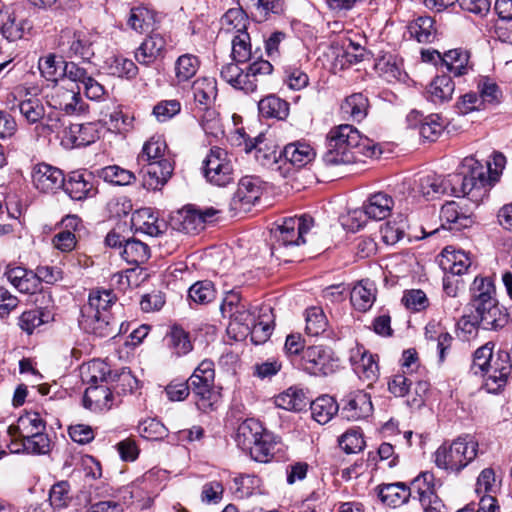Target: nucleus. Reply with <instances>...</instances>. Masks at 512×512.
Segmentation results:
<instances>
[{
	"mask_svg": "<svg viewBox=\"0 0 512 512\" xmlns=\"http://www.w3.org/2000/svg\"><path fill=\"white\" fill-rule=\"evenodd\" d=\"M230 319L229 328L232 330L238 329V332L246 336V332L249 328L254 325L257 319L255 314L251 312L246 306L235 310L234 313H230L227 317Z\"/></svg>",
	"mask_w": 512,
	"mask_h": 512,
	"instance_id": "774afa93",
	"label": "nucleus"
},
{
	"mask_svg": "<svg viewBox=\"0 0 512 512\" xmlns=\"http://www.w3.org/2000/svg\"><path fill=\"white\" fill-rule=\"evenodd\" d=\"M116 297L112 290H93L82 312L99 311L109 312L108 309L115 303Z\"/></svg>",
	"mask_w": 512,
	"mask_h": 512,
	"instance_id": "5fc2aeb1",
	"label": "nucleus"
},
{
	"mask_svg": "<svg viewBox=\"0 0 512 512\" xmlns=\"http://www.w3.org/2000/svg\"><path fill=\"white\" fill-rule=\"evenodd\" d=\"M463 170L467 180L465 181L464 197L467 196L471 201L478 202L487 191L488 178L485 168L473 157H466L463 160Z\"/></svg>",
	"mask_w": 512,
	"mask_h": 512,
	"instance_id": "9d476101",
	"label": "nucleus"
},
{
	"mask_svg": "<svg viewBox=\"0 0 512 512\" xmlns=\"http://www.w3.org/2000/svg\"><path fill=\"white\" fill-rule=\"evenodd\" d=\"M262 313L257 317L249 330L246 332V335H250L252 343L255 345H260L265 343L271 336L273 327L271 325V320L266 313L267 311L271 312L269 307L265 309H261Z\"/></svg>",
	"mask_w": 512,
	"mask_h": 512,
	"instance_id": "c03bdc74",
	"label": "nucleus"
},
{
	"mask_svg": "<svg viewBox=\"0 0 512 512\" xmlns=\"http://www.w3.org/2000/svg\"><path fill=\"white\" fill-rule=\"evenodd\" d=\"M218 212L213 207L199 209L195 205H186L172 214L170 224L177 231L196 234L202 231L205 224Z\"/></svg>",
	"mask_w": 512,
	"mask_h": 512,
	"instance_id": "6e6552de",
	"label": "nucleus"
},
{
	"mask_svg": "<svg viewBox=\"0 0 512 512\" xmlns=\"http://www.w3.org/2000/svg\"><path fill=\"white\" fill-rule=\"evenodd\" d=\"M9 282L21 293H35L38 288V278L32 270L23 267H13L6 271Z\"/></svg>",
	"mask_w": 512,
	"mask_h": 512,
	"instance_id": "393cba45",
	"label": "nucleus"
},
{
	"mask_svg": "<svg viewBox=\"0 0 512 512\" xmlns=\"http://www.w3.org/2000/svg\"><path fill=\"white\" fill-rule=\"evenodd\" d=\"M52 319V313L46 308L33 309L25 311L21 314L19 318V326L26 333L32 334L36 328L45 323H48Z\"/></svg>",
	"mask_w": 512,
	"mask_h": 512,
	"instance_id": "09e8293b",
	"label": "nucleus"
},
{
	"mask_svg": "<svg viewBox=\"0 0 512 512\" xmlns=\"http://www.w3.org/2000/svg\"><path fill=\"white\" fill-rule=\"evenodd\" d=\"M299 367L314 376H328L339 368V359L330 348L308 346L303 351Z\"/></svg>",
	"mask_w": 512,
	"mask_h": 512,
	"instance_id": "0eeeda50",
	"label": "nucleus"
},
{
	"mask_svg": "<svg viewBox=\"0 0 512 512\" xmlns=\"http://www.w3.org/2000/svg\"><path fill=\"white\" fill-rule=\"evenodd\" d=\"M238 64L236 62L224 65L220 70L221 78L235 89L253 93L255 91L254 83L247 79L245 71Z\"/></svg>",
	"mask_w": 512,
	"mask_h": 512,
	"instance_id": "c85d7f7f",
	"label": "nucleus"
},
{
	"mask_svg": "<svg viewBox=\"0 0 512 512\" xmlns=\"http://www.w3.org/2000/svg\"><path fill=\"white\" fill-rule=\"evenodd\" d=\"M199 60L195 55H181L175 63V73L178 82H185L191 79L199 69Z\"/></svg>",
	"mask_w": 512,
	"mask_h": 512,
	"instance_id": "052dcab7",
	"label": "nucleus"
},
{
	"mask_svg": "<svg viewBox=\"0 0 512 512\" xmlns=\"http://www.w3.org/2000/svg\"><path fill=\"white\" fill-rule=\"evenodd\" d=\"M261 186L259 181L251 176H245L239 180L236 192L231 200L233 210L247 211L259 200Z\"/></svg>",
	"mask_w": 512,
	"mask_h": 512,
	"instance_id": "2eb2a0df",
	"label": "nucleus"
},
{
	"mask_svg": "<svg viewBox=\"0 0 512 512\" xmlns=\"http://www.w3.org/2000/svg\"><path fill=\"white\" fill-rule=\"evenodd\" d=\"M174 165L170 159H161L146 164L143 168V185L147 189L157 190L171 178Z\"/></svg>",
	"mask_w": 512,
	"mask_h": 512,
	"instance_id": "f3484780",
	"label": "nucleus"
},
{
	"mask_svg": "<svg viewBox=\"0 0 512 512\" xmlns=\"http://www.w3.org/2000/svg\"><path fill=\"white\" fill-rule=\"evenodd\" d=\"M22 449L27 454L46 455L51 451V439L43 432L21 440Z\"/></svg>",
	"mask_w": 512,
	"mask_h": 512,
	"instance_id": "bf43d9fd",
	"label": "nucleus"
},
{
	"mask_svg": "<svg viewBox=\"0 0 512 512\" xmlns=\"http://www.w3.org/2000/svg\"><path fill=\"white\" fill-rule=\"evenodd\" d=\"M437 55L442 66H445L449 73L454 76H462L468 72L469 53L462 49H453L445 52L443 55L433 50L431 55Z\"/></svg>",
	"mask_w": 512,
	"mask_h": 512,
	"instance_id": "412c9836",
	"label": "nucleus"
},
{
	"mask_svg": "<svg viewBox=\"0 0 512 512\" xmlns=\"http://www.w3.org/2000/svg\"><path fill=\"white\" fill-rule=\"evenodd\" d=\"M309 404L311 415L319 424L328 423L339 411L336 400L329 395H322Z\"/></svg>",
	"mask_w": 512,
	"mask_h": 512,
	"instance_id": "473e14b6",
	"label": "nucleus"
},
{
	"mask_svg": "<svg viewBox=\"0 0 512 512\" xmlns=\"http://www.w3.org/2000/svg\"><path fill=\"white\" fill-rule=\"evenodd\" d=\"M68 38L66 51L68 57H78L85 61H89L94 56V40L92 35L82 31L73 33L65 32Z\"/></svg>",
	"mask_w": 512,
	"mask_h": 512,
	"instance_id": "a211bd4d",
	"label": "nucleus"
},
{
	"mask_svg": "<svg viewBox=\"0 0 512 512\" xmlns=\"http://www.w3.org/2000/svg\"><path fill=\"white\" fill-rule=\"evenodd\" d=\"M393 206V198L384 192L370 195L361 208L349 212L348 220L351 221V229L362 228L366 223V218L377 221L387 218Z\"/></svg>",
	"mask_w": 512,
	"mask_h": 512,
	"instance_id": "423d86ee",
	"label": "nucleus"
},
{
	"mask_svg": "<svg viewBox=\"0 0 512 512\" xmlns=\"http://www.w3.org/2000/svg\"><path fill=\"white\" fill-rule=\"evenodd\" d=\"M375 287L369 281H361L351 291V303L355 309L366 312L370 309L376 299Z\"/></svg>",
	"mask_w": 512,
	"mask_h": 512,
	"instance_id": "58836bf2",
	"label": "nucleus"
},
{
	"mask_svg": "<svg viewBox=\"0 0 512 512\" xmlns=\"http://www.w3.org/2000/svg\"><path fill=\"white\" fill-rule=\"evenodd\" d=\"M0 27L2 35L9 41L21 39L25 30L30 29L26 19H18L14 13L0 12Z\"/></svg>",
	"mask_w": 512,
	"mask_h": 512,
	"instance_id": "2f4dec72",
	"label": "nucleus"
},
{
	"mask_svg": "<svg viewBox=\"0 0 512 512\" xmlns=\"http://www.w3.org/2000/svg\"><path fill=\"white\" fill-rule=\"evenodd\" d=\"M66 194L75 201H84L97 194L95 177L91 172L73 171L65 179L63 187Z\"/></svg>",
	"mask_w": 512,
	"mask_h": 512,
	"instance_id": "ddd939ff",
	"label": "nucleus"
},
{
	"mask_svg": "<svg viewBox=\"0 0 512 512\" xmlns=\"http://www.w3.org/2000/svg\"><path fill=\"white\" fill-rule=\"evenodd\" d=\"M280 157L296 167H303L315 159L316 152L310 144L296 141L287 144L283 148Z\"/></svg>",
	"mask_w": 512,
	"mask_h": 512,
	"instance_id": "4be33fe9",
	"label": "nucleus"
},
{
	"mask_svg": "<svg viewBox=\"0 0 512 512\" xmlns=\"http://www.w3.org/2000/svg\"><path fill=\"white\" fill-rule=\"evenodd\" d=\"M279 438L267 430L257 439V442L247 451L250 457L260 463L270 462L279 450Z\"/></svg>",
	"mask_w": 512,
	"mask_h": 512,
	"instance_id": "6ab92c4d",
	"label": "nucleus"
},
{
	"mask_svg": "<svg viewBox=\"0 0 512 512\" xmlns=\"http://www.w3.org/2000/svg\"><path fill=\"white\" fill-rule=\"evenodd\" d=\"M418 192L427 200L445 194V178L435 173L422 175L418 179Z\"/></svg>",
	"mask_w": 512,
	"mask_h": 512,
	"instance_id": "37998d69",
	"label": "nucleus"
},
{
	"mask_svg": "<svg viewBox=\"0 0 512 512\" xmlns=\"http://www.w3.org/2000/svg\"><path fill=\"white\" fill-rule=\"evenodd\" d=\"M238 3L257 21L268 19L270 14L283 11V0H238Z\"/></svg>",
	"mask_w": 512,
	"mask_h": 512,
	"instance_id": "aec40b11",
	"label": "nucleus"
},
{
	"mask_svg": "<svg viewBox=\"0 0 512 512\" xmlns=\"http://www.w3.org/2000/svg\"><path fill=\"white\" fill-rule=\"evenodd\" d=\"M470 301L462 316L464 326H480L485 330L503 328L508 314L502 310L496 299V288L491 277L477 276L469 288Z\"/></svg>",
	"mask_w": 512,
	"mask_h": 512,
	"instance_id": "f257e3e1",
	"label": "nucleus"
},
{
	"mask_svg": "<svg viewBox=\"0 0 512 512\" xmlns=\"http://www.w3.org/2000/svg\"><path fill=\"white\" fill-rule=\"evenodd\" d=\"M425 336L429 341L437 343L439 352V361L443 362L446 352L450 349L453 337L447 331H444L439 324H428L425 328Z\"/></svg>",
	"mask_w": 512,
	"mask_h": 512,
	"instance_id": "603ef678",
	"label": "nucleus"
},
{
	"mask_svg": "<svg viewBox=\"0 0 512 512\" xmlns=\"http://www.w3.org/2000/svg\"><path fill=\"white\" fill-rule=\"evenodd\" d=\"M259 112L266 118L284 120L289 115V103L275 96L269 95L258 103Z\"/></svg>",
	"mask_w": 512,
	"mask_h": 512,
	"instance_id": "ea45409f",
	"label": "nucleus"
},
{
	"mask_svg": "<svg viewBox=\"0 0 512 512\" xmlns=\"http://www.w3.org/2000/svg\"><path fill=\"white\" fill-rule=\"evenodd\" d=\"M122 258L129 264L140 265L150 257V249L145 243L129 238L125 241L124 249L120 252Z\"/></svg>",
	"mask_w": 512,
	"mask_h": 512,
	"instance_id": "a18cd8bd",
	"label": "nucleus"
},
{
	"mask_svg": "<svg viewBox=\"0 0 512 512\" xmlns=\"http://www.w3.org/2000/svg\"><path fill=\"white\" fill-rule=\"evenodd\" d=\"M201 170L205 180L219 188L234 184L237 177L231 154L218 146L210 148L202 162Z\"/></svg>",
	"mask_w": 512,
	"mask_h": 512,
	"instance_id": "39448f33",
	"label": "nucleus"
},
{
	"mask_svg": "<svg viewBox=\"0 0 512 512\" xmlns=\"http://www.w3.org/2000/svg\"><path fill=\"white\" fill-rule=\"evenodd\" d=\"M408 31L419 43H430L437 33L435 20L430 16H420L408 25Z\"/></svg>",
	"mask_w": 512,
	"mask_h": 512,
	"instance_id": "4c0bfd02",
	"label": "nucleus"
},
{
	"mask_svg": "<svg viewBox=\"0 0 512 512\" xmlns=\"http://www.w3.org/2000/svg\"><path fill=\"white\" fill-rule=\"evenodd\" d=\"M193 95L198 107H211L217 97V83L214 78L197 79L192 85Z\"/></svg>",
	"mask_w": 512,
	"mask_h": 512,
	"instance_id": "e433bc0d",
	"label": "nucleus"
},
{
	"mask_svg": "<svg viewBox=\"0 0 512 512\" xmlns=\"http://www.w3.org/2000/svg\"><path fill=\"white\" fill-rule=\"evenodd\" d=\"M52 105L67 115L79 114L84 110V103L79 93L64 88L56 90L55 95L52 96Z\"/></svg>",
	"mask_w": 512,
	"mask_h": 512,
	"instance_id": "bb28decb",
	"label": "nucleus"
},
{
	"mask_svg": "<svg viewBox=\"0 0 512 512\" xmlns=\"http://www.w3.org/2000/svg\"><path fill=\"white\" fill-rule=\"evenodd\" d=\"M111 383H115L113 389L117 394L132 393L138 388V380L128 368H122L119 372H113Z\"/></svg>",
	"mask_w": 512,
	"mask_h": 512,
	"instance_id": "e2e57ef3",
	"label": "nucleus"
},
{
	"mask_svg": "<svg viewBox=\"0 0 512 512\" xmlns=\"http://www.w3.org/2000/svg\"><path fill=\"white\" fill-rule=\"evenodd\" d=\"M216 298V289L211 281L203 280L194 283L188 290L190 305H207Z\"/></svg>",
	"mask_w": 512,
	"mask_h": 512,
	"instance_id": "3c124183",
	"label": "nucleus"
},
{
	"mask_svg": "<svg viewBox=\"0 0 512 512\" xmlns=\"http://www.w3.org/2000/svg\"><path fill=\"white\" fill-rule=\"evenodd\" d=\"M65 179L63 171L58 167L39 163L33 168L32 181L34 187L42 193L53 194L63 189Z\"/></svg>",
	"mask_w": 512,
	"mask_h": 512,
	"instance_id": "f8f14e48",
	"label": "nucleus"
},
{
	"mask_svg": "<svg viewBox=\"0 0 512 512\" xmlns=\"http://www.w3.org/2000/svg\"><path fill=\"white\" fill-rule=\"evenodd\" d=\"M328 320L319 307H311L306 310V333L311 336H318L325 332Z\"/></svg>",
	"mask_w": 512,
	"mask_h": 512,
	"instance_id": "0e129e2a",
	"label": "nucleus"
},
{
	"mask_svg": "<svg viewBox=\"0 0 512 512\" xmlns=\"http://www.w3.org/2000/svg\"><path fill=\"white\" fill-rule=\"evenodd\" d=\"M378 496L382 503L391 507H399L408 501L411 496V488L403 482L385 484L379 488Z\"/></svg>",
	"mask_w": 512,
	"mask_h": 512,
	"instance_id": "cd10ccee",
	"label": "nucleus"
},
{
	"mask_svg": "<svg viewBox=\"0 0 512 512\" xmlns=\"http://www.w3.org/2000/svg\"><path fill=\"white\" fill-rule=\"evenodd\" d=\"M98 176L105 182L116 186L130 185L136 179L132 171L118 165H110L102 168L98 171Z\"/></svg>",
	"mask_w": 512,
	"mask_h": 512,
	"instance_id": "8fccbe9b",
	"label": "nucleus"
},
{
	"mask_svg": "<svg viewBox=\"0 0 512 512\" xmlns=\"http://www.w3.org/2000/svg\"><path fill=\"white\" fill-rule=\"evenodd\" d=\"M18 434L20 440L33 437L34 434L46 430V423L37 412H27L21 415L15 426L9 427V433L13 431Z\"/></svg>",
	"mask_w": 512,
	"mask_h": 512,
	"instance_id": "b1692460",
	"label": "nucleus"
},
{
	"mask_svg": "<svg viewBox=\"0 0 512 512\" xmlns=\"http://www.w3.org/2000/svg\"><path fill=\"white\" fill-rule=\"evenodd\" d=\"M350 360L356 373L367 380H374L378 374V365L372 354L361 351L360 348L352 351Z\"/></svg>",
	"mask_w": 512,
	"mask_h": 512,
	"instance_id": "c9c22d12",
	"label": "nucleus"
},
{
	"mask_svg": "<svg viewBox=\"0 0 512 512\" xmlns=\"http://www.w3.org/2000/svg\"><path fill=\"white\" fill-rule=\"evenodd\" d=\"M378 147L357 128L349 124L334 127L327 134V150L322 156L326 166H337L359 161L360 156L374 157Z\"/></svg>",
	"mask_w": 512,
	"mask_h": 512,
	"instance_id": "f03ea898",
	"label": "nucleus"
},
{
	"mask_svg": "<svg viewBox=\"0 0 512 512\" xmlns=\"http://www.w3.org/2000/svg\"><path fill=\"white\" fill-rule=\"evenodd\" d=\"M509 361L510 356L507 351L500 350L497 352L490 367L480 373L483 377L482 387L488 393L498 394L507 385L512 371Z\"/></svg>",
	"mask_w": 512,
	"mask_h": 512,
	"instance_id": "1a4fd4ad",
	"label": "nucleus"
},
{
	"mask_svg": "<svg viewBox=\"0 0 512 512\" xmlns=\"http://www.w3.org/2000/svg\"><path fill=\"white\" fill-rule=\"evenodd\" d=\"M18 108L22 117L29 124H37L44 120L45 108L42 101L38 98H28L22 100L18 104Z\"/></svg>",
	"mask_w": 512,
	"mask_h": 512,
	"instance_id": "4d7b16f0",
	"label": "nucleus"
},
{
	"mask_svg": "<svg viewBox=\"0 0 512 512\" xmlns=\"http://www.w3.org/2000/svg\"><path fill=\"white\" fill-rule=\"evenodd\" d=\"M156 14L146 7H135L130 10L128 26L138 33H144L154 28Z\"/></svg>",
	"mask_w": 512,
	"mask_h": 512,
	"instance_id": "a19ab883",
	"label": "nucleus"
},
{
	"mask_svg": "<svg viewBox=\"0 0 512 512\" xmlns=\"http://www.w3.org/2000/svg\"><path fill=\"white\" fill-rule=\"evenodd\" d=\"M133 221L137 230L149 236H158L162 233V226H164L150 208L138 210Z\"/></svg>",
	"mask_w": 512,
	"mask_h": 512,
	"instance_id": "de8ad7c7",
	"label": "nucleus"
},
{
	"mask_svg": "<svg viewBox=\"0 0 512 512\" xmlns=\"http://www.w3.org/2000/svg\"><path fill=\"white\" fill-rule=\"evenodd\" d=\"M167 150V144L161 137H151L143 146L142 152L138 156V161L152 162L161 159H166L165 152Z\"/></svg>",
	"mask_w": 512,
	"mask_h": 512,
	"instance_id": "13d9d810",
	"label": "nucleus"
},
{
	"mask_svg": "<svg viewBox=\"0 0 512 512\" xmlns=\"http://www.w3.org/2000/svg\"><path fill=\"white\" fill-rule=\"evenodd\" d=\"M166 38L158 32L149 34L134 52L135 60L144 66H151L166 53Z\"/></svg>",
	"mask_w": 512,
	"mask_h": 512,
	"instance_id": "4468645a",
	"label": "nucleus"
},
{
	"mask_svg": "<svg viewBox=\"0 0 512 512\" xmlns=\"http://www.w3.org/2000/svg\"><path fill=\"white\" fill-rule=\"evenodd\" d=\"M113 393L106 385H90L84 393V407L92 410L110 409L112 406Z\"/></svg>",
	"mask_w": 512,
	"mask_h": 512,
	"instance_id": "5701e85b",
	"label": "nucleus"
},
{
	"mask_svg": "<svg viewBox=\"0 0 512 512\" xmlns=\"http://www.w3.org/2000/svg\"><path fill=\"white\" fill-rule=\"evenodd\" d=\"M274 403L278 408L288 411L301 412L310 403L304 391L297 387H290L274 398Z\"/></svg>",
	"mask_w": 512,
	"mask_h": 512,
	"instance_id": "c756f323",
	"label": "nucleus"
},
{
	"mask_svg": "<svg viewBox=\"0 0 512 512\" xmlns=\"http://www.w3.org/2000/svg\"><path fill=\"white\" fill-rule=\"evenodd\" d=\"M265 430L262 424L254 418L244 420L237 428L235 439L237 445L243 451H248Z\"/></svg>",
	"mask_w": 512,
	"mask_h": 512,
	"instance_id": "a878e982",
	"label": "nucleus"
},
{
	"mask_svg": "<svg viewBox=\"0 0 512 512\" xmlns=\"http://www.w3.org/2000/svg\"><path fill=\"white\" fill-rule=\"evenodd\" d=\"M448 124L447 119L440 114H430L425 116L419 127L420 135L429 141H435L443 132Z\"/></svg>",
	"mask_w": 512,
	"mask_h": 512,
	"instance_id": "864d4df0",
	"label": "nucleus"
},
{
	"mask_svg": "<svg viewBox=\"0 0 512 512\" xmlns=\"http://www.w3.org/2000/svg\"><path fill=\"white\" fill-rule=\"evenodd\" d=\"M343 401L341 416L349 421L365 419L372 413L371 397L363 391L350 393Z\"/></svg>",
	"mask_w": 512,
	"mask_h": 512,
	"instance_id": "dca6fc26",
	"label": "nucleus"
},
{
	"mask_svg": "<svg viewBox=\"0 0 512 512\" xmlns=\"http://www.w3.org/2000/svg\"><path fill=\"white\" fill-rule=\"evenodd\" d=\"M63 64H65L63 61L56 59L55 54L50 53L39 59L38 68L44 78L56 82L63 74Z\"/></svg>",
	"mask_w": 512,
	"mask_h": 512,
	"instance_id": "69168bd1",
	"label": "nucleus"
},
{
	"mask_svg": "<svg viewBox=\"0 0 512 512\" xmlns=\"http://www.w3.org/2000/svg\"><path fill=\"white\" fill-rule=\"evenodd\" d=\"M313 225L314 220L309 215L283 219L271 229V255L284 263L300 261L305 254L302 246Z\"/></svg>",
	"mask_w": 512,
	"mask_h": 512,
	"instance_id": "7ed1b4c3",
	"label": "nucleus"
},
{
	"mask_svg": "<svg viewBox=\"0 0 512 512\" xmlns=\"http://www.w3.org/2000/svg\"><path fill=\"white\" fill-rule=\"evenodd\" d=\"M231 55L237 63H245L251 60V42L248 32L233 35Z\"/></svg>",
	"mask_w": 512,
	"mask_h": 512,
	"instance_id": "338daca9",
	"label": "nucleus"
},
{
	"mask_svg": "<svg viewBox=\"0 0 512 512\" xmlns=\"http://www.w3.org/2000/svg\"><path fill=\"white\" fill-rule=\"evenodd\" d=\"M168 347L176 356L188 354L193 349L189 333L180 326H173L166 335Z\"/></svg>",
	"mask_w": 512,
	"mask_h": 512,
	"instance_id": "79ce46f5",
	"label": "nucleus"
},
{
	"mask_svg": "<svg viewBox=\"0 0 512 512\" xmlns=\"http://www.w3.org/2000/svg\"><path fill=\"white\" fill-rule=\"evenodd\" d=\"M80 326L90 334L101 338H113L118 332L116 321L110 312L89 311L82 312Z\"/></svg>",
	"mask_w": 512,
	"mask_h": 512,
	"instance_id": "9b49d317",
	"label": "nucleus"
},
{
	"mask_svg": "<svg viewBox=\"0 0 512 512\" xmlns=\"http://www.w3.org/2000/svg\"><path fill=\"white\" fill-rule=\"evenodd\" d=\"M248 11L242 5L229 9L221 18V29L226 33H247L249 25Z\"/></svg>",
	"mask_w": 512,
	"mask_h": 512,
	"instance_id": "7c9ffc66",
	"label": "nucleus"
},
{
	"mask_svg": "<svg viewBox=\"0 0 512 512\" xmlns=\"http://www.w3.org/2000/svg\"><path fill=\"white\" fill-rule=\"evenodd\" d=\"M199 117L200 125L206 135L218 138L223 134L222 124L218 112L212 107H197L195 112Z\"/></svg>",
	"mask_w": 512,
	"mask_h": 512,
	"instance_id": "49530a36",
	"label": "nucleus"
},
{
	"mask_svg": "<svg viewBox=\"0 0 512 512\" xmlns=\"http://www.w3.org/2000/svg\"><path fill=\"white\" fill-rule=\"evenodd\" d=\"M454 89V82L449 75L437 76L428 86V99L435 104L444 103L452 98Z\"/></svg>",
	"mask_w": 512,
	"mask_h": 512,
	"instance_id": "72a5a7b5",
	"label": "nucleus"
},
{
	"mask_svg": "<svg viewBox=\"0 0 512 512\" xmlns=\"http://www.w3.org/2000/svg\"><path fill=\"white\" fill-rule=\"evenodd\" d=\"M192 392L197 397L196 405L203 412L212 410L214 404L218 401V394L214 390V385H189Z\"/></svg>",
	"mask_w": 512,
	"mask_h": 512,
	"instance_id": "680f3d73",
	"label": "nucleus"
},
{
	"mask_svg": "<svg viewBox=\"0 0 512 512\" xmlns=\"http://www.w3.org/2000/svg\"><path fill=\"white\" fill-rule=\"evenodd\" d=\"M368 108V99L362 93L348 96L341 105L344 114L350 115L354 120L365 118Z\"/></svg>",
	"mask_w": 512,
	"mask_h": 512,
	"instance_id": "6e6d98bb",
	"label": "nucleus"
},
{
	"mask_svg": "<svg viewBox=\"0 0 512 512\" xmlns=\"http://www.w3.org/2000/svg\"><path fill=\"white\" fill-rule=\"evenodd\" d=\"M478 447V442L472 436H459L449 445L444 443L436 450L435 464L446 471L458 473L477 457Z\"/></svg>",
	"mask_w": 512,
	"mask_h": 512,
	"instance_id": "20e7f679",
	"label": "nucleus"
},
{
	"mask_svg": "<svg viewBox=\"0 0 512 512\" xmlns=\"http://www.w3.org/2000/svg\"><path fill=\"white\" fill-rule=\"evenodd\" d=\"M66 136L75 147L87 146L99 138L98 131L93 123L71 124Z\"/></svg>",
	"mask_w": 512,
	"mask_h": 512,
	"instance_id": "f704fd0d",
	"label": "nucleus"
}]
</instances>
